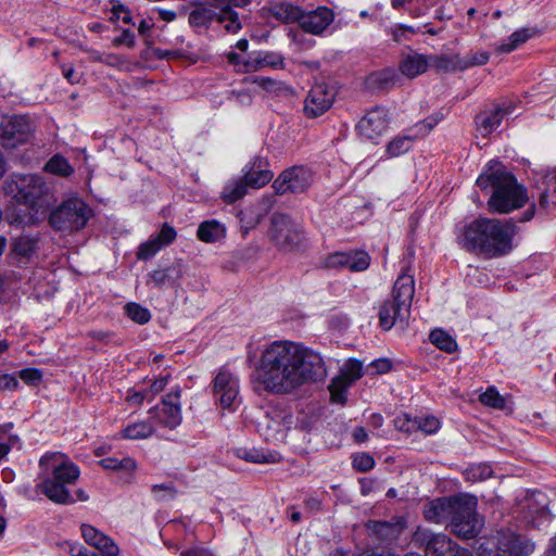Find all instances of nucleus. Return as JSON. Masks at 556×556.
Returning <instances> with one entry per match:
<instances>
[{
  "label": "nucleus",
  "instance_id": "nucleus-1",
  "mask_svg": "<svg viewBox=\"0 0 556 556\" xmlns=\"http://www.w3.org/2000/svg\"><path fill=\"white\" fill-rule=\"evenodd\" d=\"M325 376L326 367L319 353L303 344L280 340L264 348L252 380L257 390L286 395Z\"/></svg>",
  "mask_w": 556,
  "mask_h": 556
},
{
  "label": "nucleus",
  "instance_id": "nucleus-2",
  "mask_svg": "<svg viewBox=\"0 0 556 556\" xmlns=\"http://www.w3.org/2000/svg\"><path fill=\"white\" fill-rule=\"evenodd\" d=\"M518 228L513 219L479 217L465 225L457 239L468 252L497 257L508 254Z\"/></svg>",
  "mask_w": 556,
  "mask_h": 556
},
{
  "label": "nucleus",
  "instance_id": "nucleus-3",
  "mask_svg": "<svg viewBox=\"0 0 556 556\" xmlns=\"http://www.w3.org/2000/svg\"><path fill=\"white\" fill-rule=\"evenodd\" d=\"M476 182L481 190L493 189L488 200V210L491 213L507 214L522 207L528 201L526 189L519 185L515 176L497 161H490Z\"/></svg>",
  "mask_w": 556,
  "mask_h": 556
},
{
  "label": "nucleus",
  "instance_id": "nucleus-4",
  "mask_svg": "<svg viewBox=\"0 0 556 556\" xmlns=\"http://www.w3.org/2000/svg\"><path fill=\"white\" fill-rule=\"evenodd\" d=\"M414 292L413 276H399L393 287L392 299L384 301L379 308V325L383 330H390L396 324L406 325Z\"/></svg>",
  "mask_w": 556,
  "mask_h": 556
},
{
  "label": "nucleus",
  "instance_id": "nucleus-5",
  "mask_svg": "<svg viewBox=\"0 0 556 556\" xmlns=\"http://www.w3.org/2000/svg\"><path fill=\"white\" fill-rule=\"evenodd\" d=\"M92 216V207L83 198L71 195L50 212L48 222L55 231L71 236L83 230Z\"/></svg>",
  "mask_w": 556,
  "mask_h": 556
},
{
  "label": "nucleus",
  "instance_id": "nucleus-6",
  "mask_svg": "<svg viewBox=\"0 0 556 556\" xmlns=\"http://www.w3.org/2000/svg\"><path fill=\"white\" fill-rule=\"evenodd\" d=\"M447 525L458 538L472 539L477 536L482 528V521L477 515L476 498L464 494L455 495Z\"/></svg>",
  "mask_w": 556,
  "mask_h": 556
},
{
  "label": "nucleus",
  "instance_id": "nucleus-7",
  "mask_svg": "<svg viewBox=\"0 0 556 556\" xmlns=\"http://www.w3.org/2000/svg\"><path fill=\"white\" fill-rule=\"evenodd\" d=\"M533 549L534 544L529 539L506 530L481 543L479 556H528Z\"/></svg>",
  "mask_w": 556,
  "mask_h": 556
},
{
  "label": "nucleus",
  "instance_id": "nucleus-8",
  "mask_svg": "<svg viewBox=\"0 0 556 556\" xmlns=\"http://www.w3.org/2000/svg\"><path fill=\"white\" fill-rule=\"evenodd\" d=\"M268 237L281 251H294L301 248L305 240L301 226L288 215L278 213L271 216Z\"/></svg>",
  "mask_w": 556,
  "mask_h": 556
},
{
  "label": "nucleus",
  "instance_id": "nucleus-9",
  "mask_svg": "<svg viewBox=\"0 0 556 556\" xmlns=\"http://www.w3.org/2000/svg\"><path fill=\"white\" fill-rule=\"evenodd\" d=\"M413 542L425 549L426 556H473L472 553L457 545L443 533H433L428 529L418 528Z\"/></svg>",
  "mask_w": 556,
  "mask_h": 556
},
{
  "label": "nucleus",
  "instance_id": "nucleus-10",
  "mask_svg": "<svg viewBox=\"0 0 556 556\" xmlns=\"http://www.w3.org/2000/svg\"><path fill=\"white\" fill-rule=\"evenodd\" d=\"M292 425L293 416L288 409L270 407L257 421V431L267 442H283Z\"/></svg>",
  "mask_w": 556,
  "mask_h": 556
},
{
  "label": "nucleus",
  "instance_id": "nucleus-11",
  "mask_svg": "<svg viewBox=\"0 0 556 556\" xmlns=\"http://www.w3.org/2000/svg\"><path fill=\"white\" fill-rule=\"evenodd\" d=\"M34 131V122L28 116H5L0 123V141L4 148L15 149L28 142Z\"/></svg>",
  "mask_w": 556,
  "mask_h": 556
},
{
  "label": "nucleus",
  "instance_id": "nucleus-12",
  "mask_svg": "<svg viewBox=\"0 0 556 556\" xmlns=\"http://www.w3.org/2000/svg\"><path fill=\"white\" fill-rule=\"evenodd\" d=\"M518 509L523 520L534 528H540L551 520L547 497L543 492L527 493L519 502Z\"/></svg>",
  "mask_w": 556,
  "mask_h": 556
},
{
  "label": "nucleus",
  "instance_id": "nucleus-13",
  "mask_svg": "<svg viewBox=\"0 0 556 556\" xmlns=\"http://www.w3.org/2000/svg\"><path fill=\"white\" fill-rule=\"evenodd\" d=\"M313 182V172L305 166H292L283 170L274 181L278 194L304 192Z\"/></svg>",
  "mask_w": 556,
  "mask_h": 556
},
{
  "label": "nucleus",
  "instance_id": "nucleus-14",
  "mask_svg": "<svg viewBox=\"0 0 556 556\" xmlns=\"http://www.w3.org/2000/svg\"><path fill=\"white\" fill-rule=\"evenodd\" d=\"M215 401L223 408H233L239 402V380L226 369H220L212 382Z\"/></svg>",
  "mask_w": 556,
  "mask_h": 556
},
{
  "label": "nucleus",
  "instance_id": "nucleus-15",
  "mask_svg": "<svg viewBox=\"0 0 556 556\" xmlns=\"http://www.w3.org/2000/svg\"><path fill=\"white\" fill-rule=\"evenodd\" d=\"M39 465L46 470L51 468L52 477L65 485L75 483L80 475L78 467L60 453L43 455L39 460Z\"/></svg>",
  "mask_w": 556,
  "mask_h": 556
},
{
  "label": "nucleus",
  "instance_id": "nucleus-16",
  "mask_svg": "<svg viewBox=\"0 0 556 556\" xmlns=\"http://www.w3.org/2000/svg\"><path fill=\"white\" fill-rule=\"evenodd\" d=\"M152 418L167 429H175L181 424L180 391L178 389L164 396L162 403L153 409Z\"/></svg>",
  "mask_w": 556,
  "mask_h": 556
},
{
  "label": "nucleus",
  "instance_id": "nucleus-17",
  "mask_svg": "<svg viewBox=\"0 0 556 556\" xmlns=\"http://www.w3.org/2000/svg\"><path fill=\"white\" fill-rule=\"evenodd\" d=\"M334 96V90L327 84L314 85L305 99V115L312 118L323 115L331 108Z\"/></svg>",
  "mask_w": 556,
  "mask_h": 556
},
{
  "label": "nucleus",
  "instance_id": "nucleus-18",
  "mask_svg": "<svg viewBox=\"0 0 556 556\" xmlns=\"http://www.w3.org/2000/svg\"><path fill=\"white\" fill-rule=\"evenodd\" d=\"M388 122V111L377 106L367 112L356 127L362 137L376 142L386 132Z\"/></svg>",
  "mask_w": 556,
  "mask_h": 556
},
{
  "label": "nucleus",
  "instance_id": "nucleus-19",
  "mask_svg": "<svg viewBox=\"0 0 556 556\" xmlns=\"http://www.w3.org/2000/svg\"><path fill=\"white\" fill-rule=\"evenodd\" d=\"M327 268H348L351 271H363L370 264V256L365 251L337 252L325 260Z\"/></svg>",
  "mask_w": 556,
  "mask_h": 556
},
{
  "label": "nucleus",
  "instance_id": "nucleus-20",
  "mask_svg": "<svg viewBox=\"0 0 556 556\" xmlns=\"http://www.w3.org/2000/svg\"><path fill=\"white\" fill-rule=\"evenodd\" d=\"M333 12L326 7H318L312 11L301 12L299 25L301 28L312 35H320L332 22Z\"/></svg>",
  "mask_w": 556,
  "mask_h": 556
},
{
  "label": "nucleus",
  "instance_id": "nucleus-21",
  "mask_svg": "<svg viewBox=\"0 0 556 556\" xmlns=\"http://www.w3.org/2000/svg\"><path fill=\"white\" fill-rule=\"evenodd\" d=\"M176 236L177 232L174 227L164 224L156 236L140 244L137 257L144 261L153 257L161 249L169 245L176 239Z\"/></svg>",
  "mask_w": 556,
  "mask_h": 556
},
{
  "label": "nucleus",
  "instance_id": "nucleus-22",
  "mask_svg": "<svg viewBox=\"0 0 556 556\" xmlns=\"http://www.w3.org/2000/svg\"><path fill=\"white\" fill-rule=\"evenodd\" d=\"M85 542L97 548L103 556H117L119 549L114 541L90 525L80 527Z\"/></svg>",
  "mask_w": 556,
  "mask_h": 556
},
{
  "label": "nucleus",
  "instance_id": "nucleus-23",
  "mask_svg": "<svg viewBox=\"0 0 556 556\" xmlns=\"http://www.w3.org/2000/svg\"><path fill=\"white\" fill-rule=\"evenodd\" d=\"M283 64L282 55L268 51L252 52L243 63L244 72H256L266 67L282 68Z\"/></svg>",
  "mask_w": 556,
  "mask_h": 556
},
{
  "label": "nucleus",
  "instance_id": "nucleus-24",
  "mask_svg": "<svg viewBox=\"0 0 556 556\" xmlns=\"http://www.w3.org/2000/svg\"><path fill=\"white\" fill-rule=\"evenodd\" d=\"M453 506L454 496L435 498L425 505L424 517L434 523L448 522Z\"/></svg>",
  "mask_w": 556,
  "mask_h": 556
},
{
  "label": "nucleus",
  "instance_id": "nucleus-25",
  "mask_svg": "<svg viewBox=\"0 0 556 556\" xmlns=\"http://www.w3.org/2000/svg\"><path fill=\"white\" fill-rule=\"evenodd\" d=\"M510 111L508 108L504 106H495L490 111L481 112L476 117V124L478 126V130L481 132L483 137L490 135L494 129H496L503 117L509 114Z\"/></svg>",
  "mask_w": 556,
  "mask_h": 556
},
{
  "label": "nucleus",
  "instance_id": "nucleus-26",
  "mask_svg": "<svg viewBox=\"0 0 556 556\" xmlns=\"http://www.w3.org/2000/svg\"><path fill=\"white\" fill-rule=\"evenodd\" d=\"M428 67V56L414 51L403 54L399 64L400 72L408 78L421 75Z\"/></svg>",
  "mask_w": 556,
  "mask_h": 556
},
{
  "label": "nucleus",
  "instance_id": "nucleus-27",
  "mask_svg": "<svg viewBox=\"0 0 556 556\" xmlns=\"http://www.w3.org/2000/svg\"><path fill=\"white\" fill-rule=\"evenodd\" d=\"M33 181L26 184L22 203L30 206L39 205L41 198L47 197L51 192V186L39 175H30Z\"/></svg>",
  "mask_w": 556,
  "mask_h": 556
},
{
  "label": "nucleus",
  "instance_id": "nucleus-28",
  "mask_svg": "<svg viewBox=\"0 0 556 556\" xmlns=\"http://www.w3.org/2000/svg\"><path fill=\"white\" fill-rule=\"evenodd\" d=\"M42 493L52 502L58 504H73V498L66 485L53 477L47 478L40 484Z\"/></svg>",
  "mask_w": 556,
  "mask_h": 556
},
{
  "label": "nucleus",
  "instance_id": "nucleus-29",
  "mask_svg": "<svg viewBox=\"0 0 556 556\" xmlns=\"http://www.w3.org/2000/svg\"><path fill=\"white\" fill-rule=\"evenodd\" d=\"M199 240L205 243H214L226 237V227L216 219L202 222L197 230Z\"/></svg>",
  "mask_w": 556,
  "mask_h": 556
},
{
  "label": "nucleus",
  "instance_id": "nucleus-30",
  "mask_svg": "<svg viewBox=\"0 0 556 556\" xmlns=\"http://www.w3.org/2000/svg\"><path fill=\"white\" fill-rule=\"evenodd\" d=\"M29 181H33L30 175L11 174L4 179L2 189L5 194L22 203V195Z\"/></svg>",
  "mask_w": 556,
  "mask_h": 556
},
{
  "label": "nucleus",
  "instance_id": "nucleus-31",
  "mask_svg": "<svg viewBox=\"0 0 556 556\" xmlns=\"http://www.w3.org/2000/svg\"><path fill=\"white\" fill-rule=\"evenodd\" d=\"M182 277V265L180 263H173L172 265L155 269L150 275V281L155 287H162L166 283H175Z\"/></svg>",
  "mask_w": 556,
  "mask_h": 556
},
{
  "label": "nucleus",
  "instance_id": "nucleus-32",
  "mask_svg": "<svg viewBox=\"0 0 556 556\" xmlns=\"http://www.w3.org/2000/svg\"><path fill=\"white\" fill-rule=\"evenodd\" d=\"M428 61L429 66H432L438 72L452 73L464 71V65H462V56L459 54H434L428 56Z\"/></svg>",
  "mask_w": 556,
  "mask_h": 556
},
{
  "label": "nucleus",
  "instance_id": "nucleus-33",
  "mask_svg": "<svg viewBox=\"0 0 556 556\" xmlns=\"http://www.w3.org/2000/svg\"><path fill=\"white\" fill-rule=\"evenodd\" d=\"M269 12L271 16L281 23H299L302 9L288 2H280L271 5Z\"/></svg>",
  "mask_w": 556,
  "mask_h": 556
},
{
  "label": "nucleus",
  "instance_id": "nucleus-34",
  "mask_svg": "<svg viewBox=\"0 0 556 556\" xmlns=\"http://www.w3.org/2000/svg\"><path fill=\"white\" fill-rule=\"evenodd\" d=\"M261 163L262 160L260 159L255 161L253 163L252 169L249 170L243 177L245 184L254 189L264 187L274 177L270 170L262 168Z\"/></svg>",
  "mask_w": 556,
  "mask_h": 556
},
{
  "label": "nucleus",
  "instance_id": "nucleus-35",
  "mask_svg": "<svg viewBox=\"0 0 556 556\" xmlns=\"http://www.w3.org/2000/svg\"><path fill=\"white\" fill-rule=\"evenodd\" d=\"M43 170L51 175L66 178L74 173V167L63 155L55 154L45 164Z\"/></svg>",
  "mask_w": 556,
  "mask_h": 556
},
{
  "label": "nucleus",
  "instance_id": "nucleus-36",
  "mask_svg": "<svg viewBox=\"0 0 556 556\" xmlns=\"http://www.w3.org/2000/svg\"><path fill=\"white\" fill-rule=\"evenodd\" d=\"M544 184L546 188L540 194V204L545 210L556 207V169L545 176Z\"/></svg>",
  "mask_w": 556,
  "mask_h": 556
},
{
  "label": "nucleus",
  "instance_id": "nucleus-37",
  "mask_svg": "<svg viewBox=\"0 0 556 556\" xmlns=\"http://www.w3.org/2000/svg\"><path fill=\"white\" fill-rule=\"evenodd\" d=\"M100 465L104 469L124 472L129 476H131L137 469V463L131 457H124L122 459L106 457L100 460Z\"/></svg>",
  "mask_w": 556,
  "mask_h": 556
},
{
  "label": "nucleus",
  "instance_id": "nucleus-38",
  "mask_svg": "<svg viewBox=\"0 0 556 556\" xmlns=\"http://www.w3.org/2000/svg\"><path fill=\"white\" fill-rule=\"evenodd\" d=\"M535 35V30L531 28H522L514 31L507 43H502L497 47L500 53H509L517 49L520 45L525 43L528 39Z\"/></svg>",
  "mask_w": 556,
  "mask_h": 556
},
{
  "label": "nucleus",
  "instance_id": "nucleus-39",
  "mask_svg": "<svg viewBox=\"0 0 556 556\" xmlns=\"http://www.w3.org/2000/svg\"><path fill=\"white\" fill-rule=\"evenodd\" d=\"M154 432V427L147 421L134 422L125 427L122 437L129 440L147 439Z\"/></svg>",
  "mask_w": 556,
  "mask_h": 556
},
{
  "label": "nucleus",
  "instance_id": "nucleus-40",
  "mask_svg": "<svg viewBox=\"0 0 556 556\" xmlns=\"http://www.w3.org/2000/svg\"><path fill=\"white\" fill-rule=\"evenodd\" d=\"M397 79V74L393 68H384L372 73L369 76V83L372 87L380 89H388L394 86Z\"/></svg>",
  "mask_w": 556,
  "mask_h": 556
},
{
  "label": "nucleus",
  "instance_id": "nucleus-41",
  "mask_svg": "<svg viewBox=\"0 0 556 556\" xmlns=\"http://www.w3.org/2000/svg\"><path fill=\"white\" fill-rule=\"evenodd\" d=\"M248 185L244 179L230 180L224 187L222 198L227 203H233L241 199L247 192Z\"/></svg>",
  "mask_w": 556,
  "mask_h": 556
},
{
  "label": "nucleus",
  "instance_id": "nucleus-42",
  "mask_svg": "<svg viewBox=\"0 0 556 556\" xmlns=\"http://www.w3.org/2000/svg\"><path fill=\"white\" fill-rule=\"evenodd\" d=\"M351 383L345 379V377H336L332 379L329 391L331 395V401L338 404H344L346 402V390Z\"/></svg>",
  "mask_w": 556,
  "mask_h": 556
},
{
  "label": "nucleus",
  "instance_id": "nucleus-43",
  "mask_svg": "<svg viewBox=\"0 0 556 556\" xmlns=\"http://www.w3.org/2000/svg\"><path fill=\"white\" fill-rule=\"evenodd\" d=\"M429 339L437 348L447 353H452L457 349L456 341L441 329L431 331Z\"/></svg>",
  "mask_w": 556,
  "mask_h": 556
},
{
  "label": "nucleus",
  "instance_id": "nucleus-44",
  "mask_svg": "<svg viewBox=\"0 0 556 556\" xmlns=\"http://www.w3.org/2000/svg\"><path fill=\"white\" fill-rule=\"evenodd\" d=\"M214 15L215 13L208 8H197L189 13V24L194 27H206Z\"/></svg>",
  "mask_w": 556,
  "mask_h": 556
},
{
  "label": "nucleus",
  "instance_id": "nucleus-45",
  "mask_svg": "<svg viewBox=\"0 0 556 556\" xmlns=\"http://www.w3.org/2000/svg\"><path fill=\"white\" fill-rule=\"evenodd\" d=\"M413 140L414 138L412 136L395 137L388 143L387 153L392 157L399 156L410 149Z\"/></svg>",
  "mask_w": 556,
  "mask_h": 556
},
{
  "label": "nucleus",
  "instance_id": "nucleus-46",
  "mask_svg": "<svg viewBox=\"0 0 556 556\" xmlns=\"http://www.w3.org/2000/svg\"><path fill=\"white\" fill-rule=\"evenodd\" d=\"M125 313L131 320L140 325L147 324L151 319L150 311L138 303H127Z\"/></svg>",
  "mask_w": 556,
  "mask_h": 556
},
{
  "label": "nucleus",
  "instance_id": "nucleus-47",
  "mask_svg": "<svg viewBox=\"0 0 556 556\" xmlns=\"http://www.w3.org/2000/svg\"><path fill=\"white\" fill-rule=\"evenodd\" d=\"M493 470L488 464H476L465 470V477L469 481H483L490 478Z\"/></svg>",
  "mask_w": 556,
  "mask_h": 556
},
{
  "label": "nucleus",
  "instance_id": "nucleus-48",
  "mask_svg": "<svg viewBox=\"0 0 556 556\" xmlns=\"http://www.w3.org/2000/svg\"><path fill=\"white\" fill-rule=\"evenodd\" d=\"M340 377L345 379L352 384L363 376V364L356 359H349L342 367Z\"/></svg>",
  "mask_w": 556,
  "mask_h": 556
},
{
  "label": "nucleus",
  "instance_id": "nucleus-49",
  "mask_svg": "<svg viewBox=\"0 0 556 556\" xmlns=\"http://www.w3.org/2000/svg\"><path fill=\"white\" fill-rule=\"evenodd\" d=\"M479 400L482 404L496 409H503L506 405L505 399L493 387L488 388L486 391L480 395Z\"/></svg>",
  "mask_w": 556,
  "mask_h": 556
},
{
  "label": "nucleus",
  "instance_id": "nucleus-50",
  "mask_svg": "<svg viewBox=\"0 0 556 556\" xmlns=\"http://www.w3.org/2000/svg\"><path fill=\"white\" fill-rule=\"evenodd\" d=\"M218 21L225 24V28L229 33H237L241 28V24L239 22V17L237 12L231 10L229 7H226L220 11L218 15Z\"/></svg>",
  "mask_w": 556,
  "mask_h": 556
},
{
  "label": "nucleus",
  "instance_id": "nucleus-51",
  "mask_svg": "<svg viewBox=\"0 0 556 556\" xmlns=\"http://www.w3.org/2000/svg\"><path fill=\"white\" fill-rule=\"evenodd\" d=\"M372 532L381 540H392L397 535V528L386 521H375L371 525Z\"/></svg>",
  "mask_w": 556,
  "mask_h": 556
},
{
  "label": "nucleus",
  "instance_id": "nucleus-52",
  "mask_svg": "<svg viewBox=\"0 0 556 556\" xmlns=\"http://www.w3.org/2000/svg\"><path fill=\"white\" fill-rule=\"evenodd\" d=\"M37 245V240L27 236H22L15 239L13 243V250L16 254L28 256L30 255Z\"/></svg>",
  "mask_w": 556,
  "mask_h": 556
},
{
  "label": "nucleus",
  "instance_id": "nucleus-53",
  "mask_svg": "<svg viewBox=\"0 0 556 556\" xmlns=\"http://www.w3.org/2000/svg\"><path fill=\"white\" fill-rule=\"evenodd\" d=\"M266 213L265 207H255L254 210H249L241 213V223L244 224L247 229H251L255 227L262 220L264 214Z\"/></svg>",
  "mask_w": 556,
  "mask_h": 556
},
{
  "label": "nucleus",
  "instance_id": "nucleus-54",
  "mask_svg": "<svg viewBox=\"0 0 556 556\" xmlns=\"http://www.w3.org/2000/svg\"><path fill=\"white\" fill-rule=\"evenodd\" d=\"M490 59V54L488 52H469L465 56H462V65H464V71L472 67L480 66L488 63Z\"/></svg>",
  "mask_w": 556,
  "mask_h": 556
},
{
  "label": "nucleus",
  "instance_id": "nucleus-55",
  "mask_svg": "<svg viewBox=\"0 0 556 556\" xmlns=\"http://www.w3.org/2000/svg\"><path fill=\"white\" fill-rule=\"evenodd\" d=\"M440 428V421L434 416L417 417V431L425 434H433Z\"/></svg>",
  "mask_w": 556,
  "mask_h": 556
},
{
  "label": "nucleus",
  "instance_id": "nucleus-56",
  "mask_svg": "<svg viewBox=\"0 0 556 556\" xmlns=\"http://www.w3.org/2000/svg\"><path fill=\"white\" fill-rule=\"evenodd\" d=\"M394 426L402 432L413 433L417 431V417L412 418L407 414H401L394 419Z\"/></svg>",
  "mask_w": 556,
  "mask_h": 556
},
{
  "label": "nucleus",
  "instance_id": "nucleus-57",
  "mask_svg": "<svg viewBox=\"0 0 556 556\" xmlns=\"http://www.w3.org/2000/svg\"><path fill=\"white\" fill-rule=\"evenodd\" d=\"M154 497L159 501L173 498L176 495V489L173 483L154 484L151 488Z\"/></svg>",
  "mask_w": 556,
  "mask_h": 556
},
{
  "label": "nucleus",
  "instance_id": "nucleus-58",
  "mask_svg": "<svg viewBox=\"0 0 556 556\" xmlns=\"http://www.w3.org/2000/svg\"><path fill=\"white\" fill-rule=\"evenodd\" d=\"M353 466L358 471L365 472L374 468L375 460L367 453H359L353 457Z\"/></svg>",
  "mask_w": 556,
  "mask_h": 556
},
{
  "label": "nucleus",
  "instance_id": "nucleus-59",
  "mask_svg": "<svg viewBox=\"0 0 556 556\" xmlns=\"http://www.w3.org/2000/svg\"><path fill=\"white\" fill-rule=\"evenodd\" d=\"M237 455L240 458L254 464L268 462L266 456L256 450H239Z\"/></svg>",
  "mask_w": 556,
  "mask_h": 556
},
{
  "label": "nucleus",
  "instance_id": "nucleus-60",
  "mask_svg": "<svg viewBox=\"0 0 556 556\" xmlns=\"http://www.w3.org/2000/svg\"><path fill=\"white\" fill-rule=\"evenodd\" d=\"M20 378L26 384H37L42 379V372L36 368H25L20 371Z\"/></svg>",
  "mask_w": 556,
  "mask_h": 556
},
{
  "label": "nucleus",
  "instance_id": "nucleus-61",
  "mask_svg": "<svg viewBox=\"0 0 556 556\" xmlns=\"http://www.w3.org/2000/svg\"><path fill=\"white\" fill-rule=\"evenodd\" d=\"M392 367V364L387 358L376 359L371 362L368 366L369 369L372 370V374L382 375L388 372Z\"/></svg>",
  "mask_w": 556,
  "mask_h": 556
},
{
  "label": "nucleus",
  "instance_id": "nucleus-62",
  "mask_svg": "<svg viewBox=\"0 0 556 556\" xmlns=\"http://www.w3.org/2000/svg\"><path fill=\"white\" fill-rule=\"evenodd\" d=\"M102 63L112 67L122 68L126 64V61L121 55L103 53Z\"/></svg>",
  "mask_w": 556,
  "mask_h": 556
},
{
  "label": "nucleus",
  "instance_id": "nucleus-63",
  "mask_svg": "<svg viewBox=\"0 0 556 556\" xmlns=\"http://www.w3.org/2000/svg\"><path fill=\"white\" fill-rule=\"evenodd\" d=\"M112 13L116 18H122L126 24L132 23V17L129 11L123 4L114 5L112 8Z\"/></svg>",
  "mask_w": 556,
  "mask_h": 556
},
{
  "label": "nucleus",
  "instance_id": "nucleus-64",
  "mask_svg": "<svg viewBox=\"0 0 556 556\" xmlns=\"http://www.w3.org/2000/svg\"><path fill=\"white\" fill-rule=\"evenodd\" d=\"M180 556H215L212 551L203 546H195L188 549H184Z\"/></svg>",
  "mask_w": 556,
  "mask_h": 556
}]
</instances>
